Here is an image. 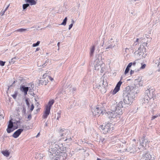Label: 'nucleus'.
<instances>
[{"instance_id":"nucleus-22","label":"nucleus","mask_w":160,"mask_h":160,"mask_svg":"<svg viewBox=\"0 0 160 160\" xmlns=\"http://www.w3.org/2000/svg\"><path fill=\"white\" fill-rule=\"evenodd\" d=\"M54 157H53L54 160H60L62 156H60V155H56L55 156L54 154L53 155Z\"/></svg>"},{"instance_id":"nucleus-50","label":"nucleus","mask_w":160,"mask_h":160,"mask_svg":"<svg viewBox=\"0 0 160 160\" xmlns=\"http://www.w3.org/2000/svg\"><path fill=\"white\" fill-rule=\"evenodd\" d=\"M32 118V116L30 114H29L28 115V119L29 120H30Z\"/></svg>"},{"instance_id":"nucleus-17","label":"nucleus","mask_w":160,"mask_h":160,"mask_svg":"<svg viewBox=\"0 0 160 160\" xmlns=\"http://www.w3.org/2000/svg\"><path fill=\"white\" fill-rule=\"evenodd\" d=\"M128 146L125 149V151H127L128 152L131 151L132 152V150L133 149V147L132 145H128Z\"/></svg>"},{"instance_id":"nucleus-33","label":"nucleus","mask_w":160,"mask_h":160,"mask_svg":"<svg viewBox=\"0 0 160 160\" xmlns=\"http://www.w3.org/2000/svg\"><path fill=\"white\" fill-rule=\"evenodd\" d=\"M29 6V4H24L23 5V8L24 9H25L27 8Z\"/></svg>"},{"instance_id":"nucleus-10","label":"nucleus","mask_w":160,"mask_h":160,"mask_svg":"<svg viewBox=\"0 0 160 160\" xmlns=\"http://www.w3.org/2000/svg\"><path fill=\"white\" fill-rule=\"evenodd\" d=\"M20 90L22 92H23L25 95H26L28 94L29 88L28 87H26L24 85H21L20 86Z\"/></svg>"},{"instance_id":"nucleus-47","label":"nucleus","mask_w":160,"mask_h":160,"mask_svg":"<svg viewBox=\"0 0 160 160\" xmlns=\"http://www.w3.org/2000/svg\"><path fill=\"white\" fill-rule=\"evenodd\" d=\"M25 101L27 105L29 107L30 104L28 101V99H26L25 100Z\"/></svg>"},{"instance_id":"nucleus-62","label":"nucleus","mask_w":160,"mask_h":160,"mask_svg":"<svg viewBox=\"0 0 160 160\" xmlns=\"http://www.w3.org/2000/svg\"><path fill=\"white\" fill-rule=\"evenodd\" d=\"M45 81V85H46V83H47V81H46V80H45V81Z\"/></svg>"},{"instance_id":"nucleus-51","label":"nucleus","mask_w":160,"mask_h":160,"mask_svg":"<svg viewBox=\"0 0 160 160\" xmlns=\"http://www.w3.org/2000/svg\"><path fill=\"white\" fill-rule=\"evenodd\" d=\"M139 0H130L131 2H135L137 1H138Z\"/></svg>"},{"instance_id":"nucleus-21","label":"nucleus","mask_w":160,"mask_h":160,"mask_svg":"<svg viewBox=\"0 0 160 160\" xmlns=\"http://www.w3.org/2000/svg\"><path fill=\"white\" fill-rule=\"evenodd\" d=\"M95 51V46L93 45L91 48L90 51V55L92 56Z\"/></svg>"},{"instance_id":"nucleus-25","label":"nucleus","mask_w":160,"mask_h":160,"mask_svg":"<svg viewBox=\"0 0 160 160\" xmlns=\"http://www.w3.org/2000/svg\"><path fill=\"white\" fill-rule=\"evenodd\" d=\"M104 66V65L103 64H101V65H99L98 66H97V65H94L95 69V70H99V69L101 68V67Z\"/></svg>"},{"instance_id":"nucleus-18","label":"nucleus","mask_w":160,"mask_h":160,"mask_svg":"<svg viewBox=\"0 0 160 160\" xmlns=\"http://www.w3.org/2000/svg\"><path fill=\"white\" fill-rule=\"evenodd\" d=\"M1 153L4 156L6 157H8L10 153L8 150H7L2 151Z\"/></svg>"},{"instance_id":"nucleus-60","label":"nucleus","mask_w":160,"mask_h":160,"mask_svg":"<svg viewBox=\"0 0 160 160\" xmlns=\"http://www.w3.org/2000/svg\"><path fill=\"white\" fill-rule=\"evenodd\" d=\"M138 39L137 38L136 41V42H138Z\"/></svg>"},{"instance_id":"nucleus-42","label":"nucleus","mask_w":160,"mask_h":160,"mask_svg":"<svg viewBox=\"0 0 160 160\" xmlns=\"http://www.w3.org/2000/svg\"><path fill=\"white\" fill-rule=\"evenodd\" d=\"M120 142H122V143L125 144L126 143V142L125 140H123L121 138L119 140Z\"/></svg>"},{"instance_id":"nucleus-7","label":"nucleus","mask_w":160,"mask_h":160,"mask_svg":"<svg viewBox=\"0 0 160 160\" xmlns=\"http://www.w3.org/2000/svg\"><path fill=\"white\" fill-rule=\"evenodd\" d=\"M154 91L153 89H148L145 92V96L148 98L151 99L153 97V92Z\"/></svg>"},{"instance_id":"nucleus-49","label":"nucleus","mask_w":160,"mask_h":160,"mask_svg":"<svg viewBox=\"0 0 160 160\" xmlns=\"http://www.w3.org/2000/svg\"><path fill=\"white\" fill-rule=\"evenodd\" d=\"M34 108V107L33 105V104H32L31 107V108H30V110L31 111L33 110V109Z\"/></svg>"},{"instance_id":"nucleus-40","label":"nucleus","mask_w":160,"mask_h":160,"mask_svg":"<svg viewBox=\"0 0 160 160\" xmlns=\"http://www.w3.org/2000/svg\"><path fill=\"white\" fill-rule=\"evenodd\" d=\"M5 62H3L0 60V65L1 66H3L4 65Z\"/></svg>"},{"instance_id":"nucleus-64","label":"nucleus","mask_w":160,"mask_h":160,"mask_svg":"<svg viewBox=\"0 0 160 160\" xmlns=\"http://www.w3.org/2000/svg\"><path fill=\"white\" fill-rule=\"evenodd\" d=\"M39 133H38V134L37 135V136H38L39 135Z\"/></svg>"},{"instance_id":"nucleus-58","label":"nucleus","mask_w":160,"mask_h":160,"mask_svg":"<svg viewBox=\"0 0 160 160\" xmlns=\"http://www.w3.org/2000/svg\"><path fill=\"white\" fill-rule=\"evenodd\" d=\"M39 48H37V49H36V51H38L39 50Z\"/></svg>"},{"instance_id":"nucleus-61","label":"nucleus","mask_w":160,"mask_h":160,"mask_svg":"<svg viewBox=\"0 0 160 160\" xmlns=\"http://www.w3.org/2000/svg\"><path fill=\"white\" fill-rule=\"evenodd\" d=\"M60 44V42H58V46H59V45Z\"/></svg>"},{"instance_id":"nucleus-16","label":"nucleus","mask_w":160,"mask_h":160,"mask_svg":"<svg viewBox=\"0 0 160 160\" xmlns=\"http://www.w3.org/2000/svg\"><path fill=\"white\" fill-rule=\"evenodd\" d=\"M142 49H140V47L139 48H138V50L136 51L135 53L139 56H142L144 53L146 52H142Z\"/></svg>"},{"instance_id":"nucleus-31","label":"nucleus","mask_w":160,"mask_h":160,"mask_svg":"<svg viewBox=\"0 0 160 160\" xmlns=\"http://www.w3.org/2000/svg\"><path fill=\"white\" fill-rule=\"evenodd\" d=\"M17 95L18 92H17L16 91L15 92L14 94L12 95V96L14 99H15L17 97Z\"/></svg>"},{"instance_id":"nucleus-12","label":"nucleus","mask_w":160,"mask_h":160,"mask_svg":"<svg viewBox=\"0 0 160 160\" xmlns=\"http://www.w3.org/2000/svg\"><path fill=\"white\" fill-rule=\"evenodd\" d=\"M112 40V38H111L110 40H109L108 42L110 44L106 48V49L107 50L108 49H112L115 46L116 44H117L116 42L113 41L111 42V41Z\"/></svg>"},{"instance_id":"nucleus-1","label":"nucleus","mask_w":160,"mask_h":160,"mask_svg":"<svg viewBox=\"0 0 160 160\" xmlns=\"http://www.w3.org/2000/svg\"><path fill=\"white\" fill-rule=\"evenodd\" d=\"M126 90L123 93V100L120 101L117 104L119 108L120 107L122 109L125 108L127 104L132 103L135 98L134 88L128 86L126 88Z\"/></svg>"},{"instance_id":"nucleus-57","label":"nucleus","mask_w":160,"mask_h":160,"mask_svg":"<svg viewBox=\"0 0 160 160\" xmlns=\"http://www.w3.org/2000/svg\"><path fill=\"white\" fill-rule=\"evenodd\" d=\"M48 126V124L47 123V122L46 123H45V126Z\"/></svg>"},{"instance_id":"nucleus-32","label":"nucleus","mask_w":160,"mask_h":160,"mask_svg":"<svg viewBox=\"0 0 160 160\" xmlns=\"http://www.w3.org/2000/svg\"><path fill=\"white\" fill-rule=\"evenodd\" d=\"M139 71V70L138 69L137 70L136 69H135L134 70H131L130 71V74L132 75L133 74L134 72H137V71Z\"/></svg>"},{"instance_id":"nucleus-29","label":"nucleus","mask_w":160,"mask_h":160,"mask_svg":"<svg viewBox=\"0 0 160 160\" xmlns=\"http://www.w3.org/2000/svg\"><path fill=\"white\" fill-rule=\"evenodd\" d=\"M26 29L20 28L15 30L14 32H22L26 31Z\"/></svg>"},{"instance_id":"nucleus-38","label":"nucleus","mask_w":160,"mask_h":160,"mask_svg":"<svg viewBox=\"0 0 160 160\" xmlns=\"http://www.w3.org/2000/svg\"><path fill=\"white\" fill-rule=\"evenodd\" d=\"M104 66H102L100 68L101 70L100 72L101 73H103L105 71V68L103 67Z\"/></svg>"},{"instance_id":"nucleus-23","label":"nucleus","mask_w":160,"mask_h":160,"mask_svg":"<svg viewBox=\"0 0 160 160\" xmlns=\"http://www.w3.org/2000/svg\"><path fill=\"white\" fill-rule=\"evenodd\" d=\"M69 89L70 92L73 93L76 90V88L74 87L72 88V86L70 85H69Z\"/></svg>"},{"instance_id":"nucleus-14","label":"nucleus","mask_w":160,"mask_h":160,"mask_svg":"<svg viewBox=\"0 0 160 160\" xmlns=\"http://www.w3.org/2000/svg\"><path fill=\"white\" fill-rule=\"evenodd\" d=\"M142 158L145 160H150L152 158L151 155L148 153H145L142 155Z\"/></svg>"},{"instance_id":"nucleus-53","label":"nucleus","mask_w":160,"mask_h":160,"mask_svg":"<svg viewBox=\"0 0 160 160\" xmlns=\"http://www.w3.org/2000/svg\"><path fill=\"white\" fill-rule=\"evenodd\" d=\"M46 66V64L45 63H44V64H43V65H42V67H44L45 66Z\"/></svg>"},{"instance_id":"nucleus-8","label":"nucleus","mask_w":160,"mask_h":160,"mask_svg":"<svg viewBox=\"0 0 160 160\" xmlns=\"http://www.w3.org/2000/svg\"><path fill=\"white\" fill-rule=\"evenodd\" d=\"M13 127V123L11 120H10L8 122V128L7 129V131L8 133H10L12 132L14 129L12 130Z\"/></svg>"},{"instance_id":"nucleus-54","label":"nucleus","mask_w":160,"mask_h":160,"mask_svg":"<svg viewBox=\"0 0 160 160\" xmlns=\"http://www.w3.org/2000/svg\"><path fill=\"white\" fill-rule=\"evenodd\" d=\"M48 78H50L51 80H53V79L52 78H51V77H49V76Z\"/></svg>"},{"instance_id":"nucleus-63","label":"nucleus","mask_w":160,"mask_h":160,"mask_svg":"<svg viewBox=\"0 0 160 160\" xmlns=\"http://www.w3.org/2000/svg\"><path fill=\"white\" fill-rule=\"evenodd\" d=\"M104 42H103V44L102 45V46H103V44H104Z\"/></svg>"},{"instance_id":"nucleus-26","label":"nucleus","mask_w":160,"mask_h":160,"mask_svg":"<svg viewBox=\"0 0 160 160\" xmlns=\"http://www.w3.org/2000/svg\"><path fill=\"white\" fill-rule=\"evenodd\" d=\"M27 2H29L31 5H35L36 4V1L34 0H27Z\"/></svg>"},{"instance_id":"nucleus-55","label":"nucleus","mask_w":160,"mask_h":160,"mask_svg":"<svg viewBox=\"0 0 160 160\" xmlns=\"http://www.w3.org/2000/svg\"><path fill=\"white\" fill-rule=\"evenodd\" d=\"M42 81V80H40L41 82L42 83V84H44V82H41Z\"/></svg>"},{"instance_id":"nucleus-46","label":"nucleus","mask_w":160,"mask_h":160,"mask_svg":"<svg viewBox=\"0 0 160 160\" xmlns=\"http://www.w3.org/2000/svg\"><path fill=\"white\" fill-rule=\"evenodd\" d=\"M132 62H130L128 65L127 66V67L130 68L132 66Z\"/></svg>"},{"instance_id":"nucleus-15","label":"nucleus","mask_w":160,"mask_h":160,"mask_svg":"<svg viewBox=\"0 0 160 160\" xmlns=\"http://www.w3.org/2000/svg\"><path fill=\"white\" fill-rule=\"evenodd\" d=\"M144 137L142 138L141 139L142 140V142H140V145L142 147H144V142H145V147H146V145L149 142V141L148 140H145L144 139Z\"/></svg>"},{"instance_id":"nucleus-56","label":"nucleus","mask_w":160,"mask_h":160,"mask_svg":"<svg viewBox=\"0 0 160 160\" xmlns=\"http://www.w3.org/2000/svg\"><path fill=\"white\" fill-rule=\"evenodd\" d=\"M150 160H155V158H153L152 159L151 158Z\"/></svg>"},{"instance_id":"nucleus-11","label":"nucleus","mask_w":160,"mask_h":160,"mask_svg":"<svg viewBox=\"0 0 160 160\" xmlns=\"http://www.w3.org/2000/svg\"><path fill=\"white\" fill-rule=\"evenodd\" d=\"M54 154L60 155V156H62V158L63 157H66L67 155V153H66L65 152H61L60 149H57L56 152H55Z\"/></svg>"},{"instance_id":"nucleus-48","label":"nucleus","mask_w":160,"mask_h":160,"mask_svg":"<svg viewBox=\"0 0 160 160\" xmlns=\"http://www.w3.org/2000/svg\"><path fill=\"white\" fill-rule=\"evenodd\" d=\"M72 23H71L70 25H69V26L68 29L70 30L72 28Z\"/></svg>"},{"instance_id":"nucleus-45","label":"nucleus","mask_w":160,"mask_h":160,"mask_svg":"<svg viewBox=\"0 0 160 160\" xmlns=\"http://www.w3.org/2000/svg\"><path fill=\"white\" fill-rule=\"evenodd\" d=\"M137 60H136L134 61L133 62H132V66L134 67L136 66L137 62H136Z\"/></svg>"},{"instance_id":"nucleus-27","label":"nucleus","mask_w":160,"mask_h":160,"mask_svg":"<svg viewBox=\"0 0 160 160\" xmlns=\"http://www.w3.org/2000/svg\"><path fill=\"white\" fill-rule=\"evenodd\" d=\"M119 90L120 89L115 87L112 92V94L113 95H114L115 94H116Z\"/></svg>"},{"instance_id":"nucleus-44","label":"nucleus","mask_w":160,"mask_h":160,"mask_svg":"<svg viewBox=\"0 0 160 160\" xmlns=\"http://www.w3.org/2000/svg\"><path fill=\"white\" fill-rule=\"evenodd\" d=\"M8 8V7H7L6 8V9H5V10H4V11H2H2H1V13L2 14V15H3L4 14V13L5 12V11H6L7 10V9Z\"/></svg>"},{"instance_id":"nucleus-28","label":"nucleus","mask_w":160,"mask_h":160,"mask_svg":"<svg viewBox=\"0 0 160 160\" xmlns=\"http://www.w3.org/2000/svg\"><path fill=\"white\" fill-rule=\"evenodd\" d=\"M67 17H65L64 19L63 20L62 22L60 24L61 25H65L66 24L67 22Z\"/></svg>"},{"instance_id":"nucleus-6","label":"nucleus","mask_w":160,"mask_h":160,"mask_svg":"<svg viewBox=\"0 0 160 160\" xmlns=\"http://www.w3.org/2000/svg\"><path fill=\"white\" fill-rule=\"evenodd\" d=\"M54 102V101L53 99H52L49 102L48 104L46 107L45 110L42 116L43 118L45 119L47 118L50 113L51 107Z\"/></svg>"},{"instance_id":"nucleus-37","label":"nucleus","mask_w":160,"mask_h":160,"mask_svg":"<svg viewBox=\"0 0 160 160\" xmlns=\"http://www.w3.org/2000/svg\"><path fill=\"white\" fill-rule=\"evenodd\" d=\"M57 119L58 120L59 118H60L61 117V113L60 112H58L57 113Z\"/></svg>"},{"instance_id":"nucleus-34","label":"nucleus","mask_w":160,"mask_h":160,"mask_svg":"<svg viewBox=\"0 0 160 160\" xmlns=\"http://www.w3.org/2000/svg\"><path fill=\"white\" fill-rule=\"evenodd\" d=\"M40 42L39 41H38L36 43H33L32 45V46L33 47H35L38 46L40 44Z\"/></svg>"},{"instance_id":"nucleus-43","label":"nucleus","mask_w":160,"mask_h":160,"mask_svg":"<svg viewBox=\"0 0 160 160\" xmlns=\"http://www.w3.org/2000/svg\"><path fill=\"white\" fill-rule=\"evenodd\" d=\"M158 115H155V116H152V117L151 120H152L155 119V118H156L157 117H158Z\"/></svg>"},{"instance_id":"nucleus-19","label":"nucleus","mask_w":160,"mask_h":160,"mask_svg":"<svg viewBox=\"0 0 160 160\" xmlns=\"http://www.w3.org/2000/svg\"><path fill=\"white\" fill-rule=\"evenodd\" d=\"M147 45V43L146 42H144L142 43V45L140 46V49H142V52H146V49L145 48V46H146Z\"/></svg>"},{"instance_id":"nucleus-2","label":"nucleus","mask_w":160,"mask_h":160,"mask_svg":"<svg viewBox=\"0 0 160 160\" xmlns=\"http://www.w3.org/2000/svg\"><path fill=\"white\" fill-rule=\"evenodd\" d=\"M122 109L120 107L119 108L118 104L115 106V109L113 110L108 112V117L110 119L116 118L118 116L122 114Z\"/></svg>"},{"instance_id":"nucleus-24","label":"nucleus","mask_w":160,"mask_h":160,"mask_svg":"<svg viewBox=\"0 0 160 160\" xmlns=\"http://www.w3.org/2000/svg\"><path fill=\"white\" fill-rule=\"evenodd\" d=\"M59 149H60L61 151L62 152H64L66 148V147L62 146V145L61 144H59Z\"/></svg>"},{"instance_id":"nucleus-52","label":"nucleus","mask_w":160,"mask_h":160,"mask_svg":"<svg viewBox=\"0 0 160 160\" xmlns=\"http://www.w3.org/2000/svg\"><path fill=\"white\" fill-rule=\"evenodd\" d=\"M71 21L72 22V24L73 25V24L75 22V21L73 20H72Z\"/></svg>"},{"instance_id":"nucleus-3","label":"nucleus","mask_w":160,"mask_h":160,"mask_svg":"<svg viewBox=\"0 0 160 160\" xmlns=\"http://www.w3.org/2000/svg\"><path fill=\"white\" fill-rule=\"evenodd\" d=\"M105 108H102L100 105H98L97 106L94 108L92 109V111L93 114L96 117L98 116L101 114H103L105 111Z\"/></svg>"},{"instance_id":"nucleus-59","label":"nucleus","mask_w":160,"mask_h":160,"mask_svg":"<svg viewBox=\"0 0 160 160\" xmlns=\"http://www.w3.org/2000/svg\"><path fill=\"white\" fill-rule=\"evenodd\" d=\"M97 160H102L101 159L98 158Z\"/></svg>"},{"instance_id":"nucleus-9","label":"nucleus","mask_w":160,"mask_h":160,"mask_svg":"<svg viewBox=\"0 0 160 160\" xmlns=\"http://www.w3.org/2000/svg\"><path fill=\"white\" fill-rule=\"evenodd\" d=\"M59 148H60L59 144H55V145H53L51 148V152L49 151V152L50 154H52V155H53L55 152H56L57 149Z\"/></svg>"},{"instance_id":"nucleus-41","label":"nucleus","mask_w":160,"mask_h":160,"mask_svg":"<svg viewBox=\"0 0 160 160\" xmlns=\"http://www.w3.org/2000/svg\"><path fill=\"white\" fill-rule=\"evenodd\" d=\"M98 61H99V60H97L95 61L96 62H95V65H97V66H99V65H101L102 64L101 63L100 64L98 62Z\"/></svg>"},{"instance_id":"nucleus-13","label":"nucleus","mask_w":160,"mask_h":160,"mask_svg":"<svg viewBox=\"0 0 160 160\" xmlns=\"http://www.w3.org/2000/svg\"><path fill=\"white\" fill-rule=\"evenodd\" d=\"M23 131V130L22 129H18L12 135L13 137L15 138H17L19 136Z\"/></svg>"},{"instance_id":"nucleus-39","label":"nucleus","mask_w":160,"mask_h":160,"mask_svg":"<svg viewBox=\"0 0 160 160\" xmlns=\"http://www.w3.org/2000/svg\"><path fill=\"white\" fill-rule=\"evenodd\" d=\"M47 77H49V76L47 75V74L46 73H45L43 74V75L42 76V79H45Z\"/></svg>"},{"instance_id":"nucleus-36","label":"nucleus","mask_w":160,"mask_h":160,"mask_svg":"<svg viewBox=\"0 0 160 160\" xmlns=\"http://www.w3.org/2000/svg\"><path fill=\"white\" fill-rule=\"evenodd\" d=\"M129 68L127 67L126 69L125 70V71L124 72V74L126 75L129 72Z\"/></svg>"},{"instance_id":"nucleus-4","label":"nucleus","mask_w":160,"mask_h":160,"mask_svg":"<svg viewBox=\"0 0 160 160\" xmlns=\"http://www.w3.org/2000/svg\"><path fill=\"white\" fill-rule=\"evenodd\" d=\"M59 133L60 136L61 137H63V139L64 138H66L65 141H66L68 140L70 141L72 139L70 135L71 134V132L69 131L64 128L61 129L60 130Z\"/></svg>"},{"instance_id":"nucleus-5","label":"nucleus","mask_w":160,"mask_h":160,"mask_svg":"<svg viewBox=\"0 0 160 160\" xmlns=\"http://www.w3.org/2000/svg\"><path fill=\"white\" fill-rule=\"evenodd\" d=\"M112 125L110 123H108L105 125H100L99 128V129H102L103 133L106 134L109 133L113 130V127Z\"/></svg>"},{"instance_id":"nucleus-20","label":"nucleus","mask_w":160,"mask_h":160,"mask_svg":"<svg viewBox=\"0 0 160 160\" xmlns=\"http://www.w3.org/2000/svg\"><path fill=\"white\" fill-rule=\"evenodd\" d=\"M150 99H151L148 98H147L145 96L144 98L142 100L143 102L144 103H148Z\"/></svg>"},{"instance_id":"nucleus-30","label":"nucleus","mask_w":160,"mask_h":160,"mask_svg":"<svg viewBox=\"0 0 160 160\" xmlns=\"http://www.w3.org/2000/svg\"><path fill=\"white\" fill-rule=\"evenodd\" d=\"M122 82H121V81H120L117 83V84L116 86L115 87L120 89V86H121V85L122 84Z\"/></svg>"},{"instance_id":"nucleus-35","label":"nucleus","mask_w":160,"mask_h":160,"mask_svg":"<svg viewBox=\"0 0 160 160\" xmlns=\"http://www.w3.org/2000/svg\"><path fill=\"white\" fill-rule=\"evenodd\" d=\"M146 66V64H143L142 63V66L139 69L140 70V69H144L145 68Z\"/></svg>"}]
</instances>
